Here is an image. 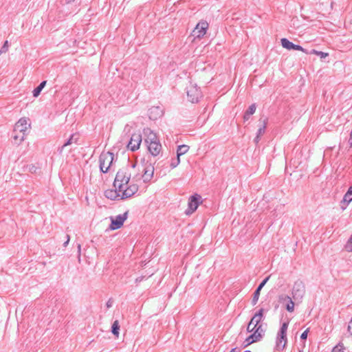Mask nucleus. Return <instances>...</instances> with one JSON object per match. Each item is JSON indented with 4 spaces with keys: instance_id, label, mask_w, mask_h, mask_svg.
I'll return each instance as SVG.
<instances>
[{
    "instance_id": "nucleus-1",
    "label": "nucleus",
    "mask_w": 352,
    "mask_h": 352,
    "mask_svg": "<svg viewBox=\"0 0 352 352\" xmlns=\"http://www.w3.org/2000/svg\"><path fill=\"white\" fill-rule=\"evenodd\" d=\"M135 165L128 163L118 170L113 182L115 189H109L104 192L107 198L111 200L124 199L138 192V185L130 184L132 173L135 171Z\"/></svg>"
},
{
    "instance_id": "nucleus-2",
    "label": "nucleus",
    "mask_w": 352,
    "mask_h": 352,
    "mask_svg": "<svg viewBox=\"0 0 352 352\" xmlns=\"http://www.w3.org/2000/svg\"><path fill=\"white\" fill-rule=\"evenodd\" d=\"M128 163L136 164L135 171L132 173L130 184H136L141 179H143L144 183H147L152 179L155 168L153 163L151 160H143L140 165L136 162H127L126 164Z\"/></svg>"
},
{
    "instance_id": "nucleus-3",
    "label": "nucleus",
    "mask_w": 352,
    "mask_h": 352,
    "mask_svg": "<svg viewBox=\"0 0 352 352\" xmlns=\"http://www.w3.org/2000/svg\"><path fill=\"white\" fill-rule=\"evenodd\" d=\"M114 155L111 152H103L99 157L100 170L102 173H107L113 166Z\"/></svg>"
},
{
    "instance_id": "nucleus-4",
    "label": "nucleus",
    "mask_w": 352,
    "mask_h": 352,
    "mask_svg": "<svg viewBox=\"0 0 352 352\" xmlns=\"http://www.w3.org/2000/svg\"><path fill=\"white\" fill-rule=\"evenodd\" d=\"M289 322H283L280 330L278 332L276 342V350L282 351L285 349L287 338V331L288 328Z\"/></svg>"
},
{
    "instance_id": "nucleus-5",
    "label": "nucleus",
    "mask_w": 352,
    "mask_h": 352,
    "mask_svg": "<svg viewBox=\"0 0 352 352\" xmlns=\"http://www.w3.org/2000/svg\"><path fill=\"white\" fill-rule=\"evenodd\" d=\"M186 89L189 101L192 103L197 102L201 96V92L199 88H198L195 84L190 83V85L187 87Z\"/></svg>"
},
{
    "instance_id": "nucleus-6",
    "label": "nucleus",
    "mask_w": 352,
    "mask_h": 352,
    "mask_svg": "<svg viewBox=\"0 0 352 352\" xmlns=\"http://www.w3.org/2000/svg\"><path fill=\"white\" fill-rule=\"evenodd\" d=\"M305 292V285L300 280L296 281L292 288V298L294 300L300 301Z\"/></svg>"
},
{
    "instance_id": "nucleus-7",
    "label": "nucleus",
    "mask_w": 352,
    "mask_h": 352,
    "mask_svg": "<svg viewBox=\"0 0 352 352\" xmlns=\"http://www.w3.org/2000/svg\"><path fill=\"white\" fill-rule=\"evenodd\" d=\"M127 217L128 212H125L122 214H118L115 217H111L110 229L114 230L120 228L122 226L124 221L127 219Z\"/></svg>"
},
{
    "instance_id": "nucleus-8",
    "label": "nucleus",
    "mask_w": 352,
    "mask_h": 352,
    "mask_svg": "<svg viewBox=\"0 0 352 352\" xmlns=\"http://www.w3.org/2000/svg\"><path fill=\"white\" fill-rule=\"evenodd\" d=\"M142 142V135L139 133H135L131 135L130 141L127 144L128 149L131 151H137Z\"/></svg>"
},
{
    "instance_id": "nucleus-9",
    "label": "nucleus",
    "mask_w": 352,
    "mask_h": 352,
    "mask_svg": "<svg viewBox=\"0 0 352 352\" xmlns=\"http://www.w3.org/2000/svg\"><path fill=\"white\" fill-rule=\"evenodd\" d=\"M208 28V23L206 21H201L197 23L192 31V35L195 38H200L206 34Z\"/></svg>"
},
{
    "instance_id": "nucleus-10",
    "label": "nucleus",
    "mask_w": 352,
    "mask_h": 352,
    "mask_svg": "<svg viewBox=\"0 0 352 352\" xmlns=\"http://www.w3.org/2000/svg\"><path fill=\"white\" fill-rule=\"evenodd\" d=\"M30 126L29 120L26 118H22L15 124L14 131V133H25Z\"/></svg>"
},
{
    "instance_id": "nucleus-11",
    "label": "nucleus",
    "mask_w": 352,
    "mask_h": 352,
    "mask_svg": "<svg viewBox=\"0 0 352 352\" xmlns=\"http://www.w3.org/2000/svg\"><path fill=\"white\" fill-rule=\"evenodd\" d=\"M278 300L280 303L285 305V308L289 312H293L294 311V302L290 296L281 294L279 295Z\"/></svg>"
},
{
    "instance_id": "nucleus-12",
    "label": "nucleus",
    "mask_w": 352,
    "mask_h": 352,
    "mask_svg": "<svg viewBox=\"0 0 352 352\" xmlns=\"http://www.w3.org/2000/svg\"><path fill=\"white\" fill-rule=\"evenodd\" d=\"M201 198V196L198 195L190 197L188 201V209L186 212L187 214H191L196 210L199 206Z\"/></svg>"
},
{
    "instance_id": "nucleus-13",
    "label": "nucleus",
    "mask_w": 352,
    "mask_h": 352,
    "mask_svg": "<svg viewBox=\"0 0 352 352\" xmlns=\"http://www.w3.org/2000/svg\"><path fill=\"white\" fill-rule=\"evenodd\" d=\"M148 149L153 156L158 155L162 151V145L160 140L147 144Z\"/></svg>"
},
{
    "instance_id": "nucleus-14",
    "label": "nucleus",
    "mask_w": 352,
    "mask_h": 352,
    "mask_svg": "<svg viewBox=\"0 0 352 352\" xmlns=\"http://www.w3.org/2000/svg\"><path fill=\"white\" fill-rule=\"evenodd\" d=\"M162 115L163 110L160 107H152L148 110V116L151 120H155Z\"/></svg>"
},
{
    "instance_id": "nucleus-15",
    "label": "nucleus",
    "mask_w": 352,
    "mask_h": 352,
    "mask_svg": "<svg viewBox=\"0 0 352 352\" xmlns=\"http://www.w3.org/2000/svg\"><path fill=\"white\" fill-rule=\"evenodd\" d=\"M144 135L145 136V142L147 144L159 140L156 134L149 128L144 129Z\"/></svg>"
},
{
    "instance_id": "nucleus-16",
    "label": "nucleus",
    "mask_w": 352,
    "mask_h": 352,
    "mask_svg": "<svg viewBox=\"0 0 352 352\" xmlns=\"http://www.w3.org/2000/svg\"><path fill=\"white\" fill-rule=\"evenodd\" d=\"M352 201V186L349 187L346 192L344 194L341 201V208L344 210L347 206Z\"/></svg>"
},
{
    "instance_id": "nucleus-17",
    "label": "nucleus",
    "mask_w": 352,
    "mask_h": 352,
    "mask_svg": "<svg viewBox=\"0 0 352 352\" xmlns=\"http://www.w3.org/2000/svg\"><path fill=\"white\" fill-rule=\"evenodd\" d=\"M270 279V276H267V278H265L261 283L260 285H258V287H257V289L255 290L254 293V296H253V298H252V305H255L257 302H258V300L259 298V296H260V292H261V290L262 289V288L264 287V285L267 283V282L268 281V280Z\"/></svg>"
},
{
    "instance_id": "nucleus-18",
    "label": "nucleus",
    "mask_w": 352,
    "mask_h": 352,
    "mask_svg": "<svg viewBox=\"0 0 352 352\" xmlns=\"http://www.w3.org/2000/svg\"><path fill=\"white\" fill-rule=\"evenodd\" d=\"M263 316V309H260L259 311L254 314L250 320V325H254L253 329H255L261 321Z\"/></svg>"
},
{
    "instance_id": "nucleus-19",
    "label": "nucleus",
    "mask_w": 352,
    "mask_h": 352,
    "mask_svg": "<svg viewBox=\"0 0 352 352\" xmlns=\"http://www.w3.org/2000/svg\"><path fill=\"white\" fill-rule=\"evenodd\" d=\"M259 122L261 124V126L258 129L256 135H258V136H262L265 132V129H266L267 123V118H264V119L261 118L259 120Z\"/></svg>"
},
{
    "instance_id": "nucleus-20",
    "label": "nucleus",
    "mask_w": 352,
    "mask_h": 352,
    "mask_svg": "<svg viewBox=\"0 0 352 352\" xmlns=\"http://www.w3.org/2000/svg\"><path fill=\"white\" fill-rule=\"evenodd\" d=\"M261 337L259 336V334H257L256 333H253L252 335L248 337L244 341L245 346H247L250 344L258 340Z\"/></svg>"
},
{
    "instance_id": "nucleus-21",
    "label": "nucleus",
    "mask_w": 352,
    "mask_h": 352,
    "mask_svg": "<svg viewBox=\"0 0 352 352\" xmlns=\"http://www.w3.org/2000/svg\"><path fill=\"white\" fill-rule=\"evenodd\" d=\"M256 109V107L255 104H252L249 107L248 109L245 112L243 116L244 121H247L250 119V116L255 113Z\"/></svg>"
},
{
    "instance_id": "nucleus-22",
    "label": "nucleus",
    "mask_w": 352,
    "mask_h": 352,
    "mask_svg": "<svg viewBox=\"0 0 352 352\" xmlns=\"http://www.w3.org/2000/svg\"><path fill=\"white\" fill-rule=\"evenodd\" d=\"M78 141V138L76 137L75 135H72L70 138L60 147L58 151L59 153H61L66 146L71 145L74 143L76 144Z\"/></svg>"
},
{
    "instance_id": "nucleus-23",
    "label": "nucleus",
    "mask_w": 352,
    "mask_h": 352,
    "mask_svg": "<svg viewBox=\"0 0 352 352\" xmlns=\"http://www.w3.org/2000/svg\"><path fill=\"white\" fill-rule=\"evenodd\" d=\"M189 150V146L186 144L180 145L177 147V156L179 157L184 155Z\"/></svg>"
},
{
    "instance_id": "nucleus-24",
    "label": "nucleus",
    "mask_w": 352,
    "mask_h": 352,
    "mask_svg": "<svg viewBox=\"0 0 352 352\" xmlns=\"http://www.w3.org/2000/svg\"><path fill=\"white\" fill-rule=\"evenodd\" d=\"M46 83H47V81H45V80L41 82L40 83V85L33 90L32 94H33L34 97L36 98L39 96L41 91L45 87Z\"/></svg>"
},
{
    "instance_id": "nucleus-25",
    "label": "nucleus",
    "mask_w": 352,
    "mask_h": 352,
    "mask_svg": "<svg viewBox=\"0 0 352 352\" xmlns=\"http://www.w3.org/2000/svg\"><path fill=\"white\" fill-rule=\"evenodd\" d=\"M282 46L287 50H294V44L288 39L284 38L280 40Z\"/></svg>"
},
{
    "instance_id": "nucleus-26",
    "label": "nucleus",
    "mask_w": 352,
    "mask_h": 352,
    "mask_svg": "<svg viewBox=\"0 0 352 352\" xmlns=\"http://www.w3.org/2000/svg\"><path fill=\"white\" fill-rule=\"evenodd\" d=\"M119 329H120V325L118 320H115L112 324V330L111 332L113 335L116 336H118L119 335Z\"/></svg>"
},
{
    "instance_id": "nucleus-27",
    "label": "nucleus",
    "mask_w": 352,
    "mask_h": 352,
    "mask_svg": "<svg viewBox=\"0 0 352 352\" xmlns=\"http://www.w3.org/2000/svg\"><path fill=\"white\" fill-rule=\"evenodd\" d=\"M16 134L14 135L13 138L14 140L17 141V143H21L24 140L25 133H15Z\"/></svg>"
},
{
    "instance_id": "nucleus-28",
    "label": "nucleus",
    "mask_w": 352,
    "mask_h": 352,
    "mask_svg": "<svg viewBox=\"0 0 352 352\" xmlns=\"http://www.w3.org/2000/svg\"><path fill=\"white\" fill-rule=\"evenodd\" d=\"M179 163H180V157L177 156V159L172 160V162L170 163V166L172 168H175L179 165Z\"/></svg>"
},
{
    "instance_id": "nucleus-29",
    "label": "nucleus",
    "mask_w": 352,
    "mask_h": 352,
    "mask_svg": "<svg viewBox=\"0 0 352 352\" xmlns=\"http://www.w3.org/2000/svg\"><path fill=\"white\" fill-rule=\"evenodd\" d=\"M8 41H6L1 49L0 50V54L3 53H6L8 50Z\"/></svg>"
},
{
    "instance_id": "nucleus-30",
    "label": "nucleus",
    "mask_w": 352,
    "mask_h": 352,
    "mask_svg": "<svg viewBox=\"0 0 352 352\" xmlns=\"http://www.w3.org/2000/svg\"><path fill=\"white\" fill-rule=\"evenodd\" d=\"M294 50H299V51H301L307 54H309V51L307 50L306 49H304L302 47H301L300 45H296L294 44Z\"/></svg>"
},
{
    "instance_id": "nucleus-31",
    "label": "nucleus",
    "mask_w": 352,
    "mask_h": 352,
    "mask_svg": "<svg viewBox=\"0 0 352 352\" xmlns=\"http://www.w3.org/2000/svg\"><path fill=\"white\" fill-rule=\"evenodd\" d=\"M345 248L347 251L352 252V236L349 239Z\"/></svg>"
},
{
    "instance_id": "nucleus-32",
    "label": "nucleus",
    "mask_w": 352,
    "mask_h": 352,
    "mask_svg": "<svg viewBox=\"0 0 352 352\" xmlns=\"http://www.w3.org/2000/svg\"><path fill=\"white\" fill-rule=\"evenodd\" d=\"M254 333H256L257 334H259V336L261 338L262 337V333H263V330L262 329L261 325L257 326L255 328Z\"/></svg>"
},
{
    "instance_id": "nucleus-33",
    "label": "nucleus",
    "mask_w": 352,
    "mask_h": 352,
    "mask_svg": "<svg viewBox=\"0 0 352 352\" xmlns=\"http://www.w3.org/2000/svg\"><path fill=\"white\" fill-rule=\"evenodd\" d=\"M344 349L342 346L337 345L333 349L332 352H344Z\"/></svg>"
},
{
    "instance_id": "nucleus-34",
    "label": "nucleus",
    "mask_w": 352,
    "mask_h": 352,
    "mask_svg": "<svg viewBox=\"0 0 352 352\" xmlns=\"http://www.w3.org/2000/svg\"><path fill=\"white\" fill-rule=\"evenodd\" d=\"M328 55L329 54L327 53H325V52H319L318 53V56H319L321 58H324L327 56H328Z\"/></svg>"
},
{
    "instance_id": "nucleus-35",
    "label": "nucleus",
    "mask_w": 352,
    "mask_h": 352,
    "mask_svg": "<svg viewBox=\"0 0 352 352\" xmlns=\"http://www.w3.org/2000/svg\"><path fill=\"white\" fill-rule=\"evenodd\" d=\"M308 330L305 331L300 336L302 340H305L307 338Z\"/></svg>"
},
{
    "instance_id": "nucleus-36",
    "label": "nucleus",
    "mask_w": 352,
    "mask_h": 352,
    "mask_svg": "<svg viewBox=\"0 0 352 352\" xmlns=\"http://www.w3.org/2000/svg\"><path fill=\"white\" fill-rule=\"evenodd\" d=\"M113 300L111 298L109 299L108 301L106 303L107 307V308L111 307L112 305H113Z\"/></svg>"
},
{
    "instance_id": "nucleus-37",
    "label": "nucleus",
    "mask_w": 352,
    "mask_h": 352,
    "mask_svg": "<svg viewBox=\"0 0 352 352\" xmlns=\"http://www.w3.org/2000/svg\"><path fill=\"white\" fill-rule=\"evenodd\" d=\"M348 331L351 335H352V318L348 325Z\"/></svg>"
},
{
    "instance_id": "nucleus-38",
    "label": "nucleus",
    "mask_w": 352,
    "mask_h": 352,
    "mask_svg": "<svg viewBox=\"0 0 352 352\" xmlns=\"http://www.w3.org/2000/svg\"><path fill=\"white\" fill-rule=\"evenodd\" d=\"M253 327H254V325H250V322L248 325V328H247L248 331L249 332H252V331H254L255 329H253Z\"/></svg>"
},
{
    "instance_id": "nucleus-39",
    "label": "nucleus",
    "mask_w": 352,
    "mask_h": 352,
    "mask_svg": "<svg viewBox=\"0 0 352 352\" xmlns=\"http://www.w3.org/2000/svg\"><path fill=\"white\" fill-rule=\"evenodd\" d=\"M260 138H261V136H258V135H256V138L254 140V142L256 144H257L259 142V140H260Z\"/></svg>"
},
{
    "instance_id": "nucleus-40",
    "label": "nucleus",
    "mask_w": 352,
    "mask_h": 352,
    "mask_svg": "<svg viewBox=\"0 0 352 352\" xmlns=\"http://www.w3.org/2000/svg\"><path fill=\"white\" fill-rule=\"evenodd\" d=\"M318 52H319V51H317L316 50H312L311 51L309 52V54H313L318 55Z\"/></svg>"
},
{
    "instance_id": "nucleus-41",
    "label": "nucleus",
    "mask_w": 352,
    "mask_h": 352,
    "mask_svg": "<svg viewBox=\"0 0 352 352\" xmlns=\"http://www.w3.org/2000/svg\"><path fill=\"white\" fill-rule=\"evenodd\" d=\"M67 240L63 243L64 247H66L69 241V236L67 235Z\"/></svg>"
},
{
    "instance_id": "nucleus-42",
    "label": "nucleus",
    "mask_w": 352,
    "mask_h": 352,
    "mask_svg": "<svg viewBox=\"0 0 352 352\" xmlns=\"http://www.w3.org/2000/svg\"><path fill=\"white\" fill-rule=\"evenodd\" d=\"M128 127H129V125H128V124H127V125H126V126H125V128H124V131H126V130H127L128 131H129V129H128Z\"/></svg>"
},
{
    "instance_id": "nucleus-43",
    "label": "nucleus",
    "mask_w": 352,
    "mask_h": 352,
    "mask_svg": "<svg viewBox=\"0 0 352 352\" xmlns=\"http://www.w3.org/2000/svg\"><path fill=\"white\" fill-rule=\"evenodd\" d=\"M230 352H236V349H232Z\"/></svg>"
},
{
    "instance_id": "nucleus-44",
    "label": "nucleus",
    "mask_w": 352,
    "mask_h": 352,
    "mask_svg": "<svg viewBox=\"0 0 352 352\" xmlns=\"http://www.w3.org/2000/svg\"><path fill=\"white\" fill-rule=\"evenodd\" d=\"M78 250H80V245H78Z\"/></svg>"
}]
</instances>
